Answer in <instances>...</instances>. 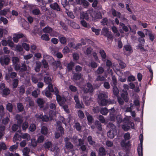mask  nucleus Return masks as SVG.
I'll return each mask as SVG.
<instances>
[{
	"instance_id": "obj_1",
	"label": "nucleus",
	"mask_w": 156,
	"mask_h": 156,
	"mask_svg": "<svg viewBox=\"0 0 156 156\" xmlns=\"http://www.w3.org/2000/svg\"><path fill=\"white\" fill-rule=\"evenodd\" d=\"M12 61L13 67L15 70L19 71L21 72L26 71L27 70V67L25 63H23L21 65L19 58L17 57H13Z\"/></svg>"
},
{
	"instance_id": "obj_2",
	"label": "nucleus",
	"mask_w": 156,
	"mask_h": 156,
	"mask_svg": "<svg viewBox=\"0 0 156 156\" xmlns=\"http://www.w3.org/2000/svg\"><path fill=\"white\" fill-rule=\"evenodd\" d=\"M108 96L105 94L100 93L98 95V102L100 106H105L112 104L110 100L108 99Z\"/></svg>"
},
{
	"instance_id": "obj_3",
	"label": "nucleus",
	"mask_w": 156,
	"mask_h": 156,
	"mask_svg": "<svg viewBox=\"0 0 156 156\" xmlns=\"http://www.w3.org/2000/svg\"><path fill=\"white\" fill-rule=\"evenodd\" d=\"M123 87L124 89L122 90L121 97H117L118 102L120 105L123 104L124 101L127 102V84H124Z\"/></svg>"
},
{
	"instance_id": "obj_4",
	"label": "nucleus",
	"mask_w": 156,
	"mask_h": 156,
	"mask_svg": "<svg viewBox=\"0 0 156 156\" xmlns=\"http://www.w3.org/2000/svg\"><path fill=\"white\" fill-rule=\"evenodd\" d=\"M56 88H57L56 87L53 88L52 84H49L48 87L42 91V93L47 98L50 99L51 98L52 96V93L53 92L54 94H55V91Z\"/></svg>"
},
{
	"instance_id": "obj_5",
	"label": "nucleus",
	"mask_w": 156,
	"mask_h": 156,
	"mask_svg": "<svg viewBox=\"0 0 156 156\" xmlns=\"http://www.w3.org/2000/svg\"><path fill=\"white\" fill-rule=\"evenodd\" d=\"M54 94L56 96V100L60 105L62 106L64 105L66 100L64 97H62L59 95V91L58 88L55 89Z\"/></svg>"
},
{
	"instance_id": "obj_6",
	"label": "nucleus",
	"mask_w": 156,
	"mask_h": 156,
	"mask_svg": "<svg viewBox=\"0 0 156 156\" xmlns=\"http://www.w3.org/2000/svg\"><path fill=\"white\" fill-rule=\"evenodd\" d=\"M102 34L107 37L108 39L110 40L113 39V36L110 32L109 31V29L105 27H104L102 30Z\"/></svg>"
},
{
	"instance_id": "obj_7",
	"label": "nucleus",
	"mask_w": 156,
	"mask_h": 156,
	"mask_svg": "<svg viewBox=\"0 0 156 156\" xmlns=\"http://www.w3.org/2000/svg\"><path fill=\"white\" fill-rule=\"evenodd\" d=\"M10 61V59L8 55H5L0 58V63L2 66L8 65Z\"/></svg>"
},
{
	"instance_id": "obj_8",
	"label": "nucleus",
	"mask_w": 156,
	"mask_h": 156,
	"mask_svg": "<svg viewBox=\"0 0 156 156\" xmlns=\"http://www.w3.org/2000/svg\"><path fill=\"white\" fill-rule=\"evenodd\" d=\"M87 87H84L83 89V90L85 93H87L88 92L92 93L94 90L93 86L91 83L88 82L86 84Z\"/></svg>"
},
{
	"instance_id": "obj_9",
	"label": "nucleus",
	"mask_w": 156,
	"mask_h": 156,
	"mask_svg": "<svg viewBox=\"0 0 156 156\" xmlns=\"http://www.w3.org/2000/svg\"><path fill=\"white\" fill-rule=\"evenodd\" d=\"M23 37H26V36L22 33H16L14 34L12 39L14 42L17 43L19 40Z\"/></svg>"
},
{
	"instance_id": "obj_10",
	"label": "nucleus",
	"mask_w": 156,
	"mask_h": 156,
	"mask_svg": "<svg viewBox=\"0 0 156 156\" xmlns=\"http://www.w3.org/2000/svg\"><path fill=\"white\" fill-rule=\"evenodd\" d=\"M124 137V139L121 141L120 144L122 147L125 148V154H127V143L126 141L127 140V133H125Z\"/></svg>"
},
{
	"instance_id": "obj_11",
	"label": "nucleus",
	"mask_w": 156,
	"mask_h": 156,
	"mask_svg": "<svg viewBox=\"0 0 156 156\" xmlns=\"http://www.w3.org/2000/svg\"><path fill=\"white\" fill-rule=\"evenodd\" d=\"M144 31H145V35L147 36L148 35L151 41H153L155 37L154 35L153 34L152 32L147 29L144 30Z\"/></svg>"
},
{
	"instance_id": "obj_12",
	"label": "nucleus",
	"mask_w": 156,
	"mask_h": 156,
	"mask_svg": "<svg viewBox=\"0 0 156 156\" xmlns=\"http://www.w3.org/2000/svg\"><path fill=\"white\" fill-rule=\"evenodd\" d=\"M1 94L3 97H5L9 94L10 90L8 87L1 89Z\"/></svg>"
},
{
	"instance_id": "obj_13",
	"label": "nucleus",
	"mask_w": 156,
	"mask_h": 156,
	"mask_svg": "<svg viewBox=\"0 0 156 156\" xmlns=\"http://www.w3.org/2000/svg\"><path fill=\"white\" fill-rule=\"evenodd\" d=\"M36 117L37 119H41L43 122H48L49 120V118L48 116L46 115H36Z\"/></svg>"
},
{
	"instance_id": "obj_14",
	"label": "nucleus",
	"mask_w": 156,
	"mask_h": 156,
	"mask_svg": "<svg viewBox=\"0 0 156 156\" xmlns=\"http://www.w3.org/2000/svg\"><path fill=\"white\" fill-rule=\"evenodd\" d=\"M107 151L104 147H100L98 150V155L100 156H105L107 154Z\"/></svg>"
},
{
	"instance_id": "obj_15",
	"label": "nucleus",
	"mask_w": 156,
	"mask_h": 156,
	"mask_svg": "<svg viewBox=\"0 0 156 156\" xmlns=\"http://www.w3.org/2000/svg\"><path fill=\"white\" fill-rule=\"evenodd\" d=\"M73 75L72 79L73 81L78 80L81 79L82 77V74L80 73H73Z\"/></svg>"
},
{
	"instance_id": "obj_16",
	"label": "nucleus",
	"mask_w": 156,
	"mask_h": 156,
	"mask_svg": "<svg viewBox=\"0 0 156 156\" xmlns=\"http://www.w3.org/2000/svg\"><path fill=\"white\" fill-rule=\"evenodd\" d=\"M111 110L112 112H110V119L112 121H115L116 118V116L114 114L115 110L113 108L111 109Z\"/></svg>"
},
{
	"instance_id": "obj_17",
	"label": "nucleus",
	"mask_w": 156,
	"mask_h": 156,
	"mask_svg": "<svg viewBox=\"0 0 156 156\" xmlns=\"http://www.w3.org/2000/svg\"><path fill=\"white\" fill-rule=\"evenodd\" d=\"M50 7L53 10H55L57 11H60V8L59 5L56 2L51 4L50 5Z\"/></svg>"
},
{
	"instance_id": "obj_18",
	"label": "nucleus",
	"mask_w": 156,
	"mask_h": 156,
	"mask_svg": "<svg viewBox=\"0 0 156 156\" xmlns=\"http://www.w3.org/2000/svg\"><path fill=\"white\" fill-rule=\"evenodd\" d=\"M58 39L59 42L62 44L65 45L66 44L67 42L66 38L64 36L61 35L58 37Z\"/></svg>"
},
{
	"instance_id": "obj_19",
	"label": "nucleus",
	"mask_w": 156,
	"mask_h": 156,
	"mask_svg": "<svg viewBox=\"0 0 156 156\" xmlns=\"http://www.w3.org/2000/svg\"><path fill=\"white\" fill-rule=\"evenodd\" d=\"M103 61H105L107 57V55L104 50L103 49H101L99 52Z\"/></svg>"
},
{
	"instance_id": "obj_20",
	"label": "nucleus",
	"mask_w": 156,
	"mask_h": 156,
	"mask_svg": "<svg viewBox=\"0 0 156 156\" xmlns=\"http://www.w3.org/2000/svg\"><path fill=\"white\" fill-rule=\"evenodd\" d=\"M41 62H36V65L34 67V70L36 72H38L41 70Z\"/></svg>"
},
{
	"instance_id": "obj_21",
	"label": "nucleus",
	"mask_w": 156,
	"mask_h": 156,
	"mask_svg": "<svg viewBox=\"0 0 156 156\" xmlns=\"http://www.w3.org/2000/svg\"><path fill=\"white\" fill-rule=\"evenodd\" d=\"M92 16L95 19H101L102 18L101 13L98 12H94Z\"/></svg>"
},
{
	"instance_id": "obj_22",
	"label": "nucleus",
	"mask_w": 156,
	"mask_h": 156,
	"mask_svg": "<svg viewBox=\"0 0 156 156\" xmlns=\"http://www.w3.org/2000/svg\"><path fill=\"white\" fill-rule=\"evenodd\" d=\"M68 140V139L67 138L66 139V141ZM73 144L70 142L67 141L66 143V148L68 150H70L73 148Z\"/></svg>"
},
{
	"instance_id": "obj_23",
	"label": "nucleus",
	"mask_w": 156,
	"mask_h": 156,
	"mask_svg": "<svg viewBox=\"0 0 156 156\" xmlns=\"http://www.w3.org/2000/svg\"><path fill=\"white\" fill-rule=\"evenodd\" d=\"M43 31L44 33L50 34L53 31V29L51 27L47 26L45 27L43 30Z\"/></svg>"
},
{
	"instance_id": "obj_24",
	"label": "nucleus",
	"mask_w": 156,
	"mask_h": 156,
	"mask_svg": "<svg viewBox=\"0 0 156 156\" xmlns=\"http://www.w3.org/2000/svg\"><path fill=\"white\" fill-rule=\"evenodd\" d=\"M114 133V131L112 130H110L107 133V135L108 137L111 139H112L114 138L115 135L116 133Z\"/></svg>"
},
{
	"instance_id": "obj_25",
	"label": "nucleus",
	"mask_w": 156,
	"mask_h": 156,
	"mask_svg": "<svg viewBox=\"0 0 156 156\" xmlns=\"http://www.w3.org/2000/svg\"><path fill=\"white\" fill-rule=\"evenodd\" d=\"M41 132L43 135L46 136L48 133L47 128L45 126H43L41 127Z\"/></svg>"
},
{
	"instance_id": "obj_26",
	"label": "nucleus",
	"mask_w": 156,
	"mask_h": 156,
	"mask_svg": "<svg viewBox=\"0 0 156 156\" xmlns=\"http://www.w3.org/2000/svg\"><path fill=\"white\" fill-rule=\"evenodd\" d=\"M44 81L46 84L49 85L52 84L51 83L52 80L51 77L48 76H45L44 78Z\"/></svg>"
},
{
	"instance_id": "obj_27",
	"label": "nucleus",
	"mask_w": 156,
	"mask_h": 156,
	"mask_svg": "<svg viewBox=\"0 0 156 156\" xmlns=\"http://www.w3.org/2000/svg\"><path fill=\"white\" fill-rule=\"evenodd\" d=\"M52 143L51 141H46L43 144V146L45 149H49L52 147Z\"/></svg>"
},
{
	"instance_id": "obj_28",
	"label": "nucleus",
	"mask_w": 156,
	"mask_h": 156,
	"mask_svg": "<svg viewBox=\"0 0 156 156\" xmlns=\"http://www.w3.org/2000/svg\"><path fill=\"white\" fill-rule=\"evenodd\" d=\"M104 69L103 68L102 66H99L95 72L97 74L101 75L104 73Z\"/></svg>"
},
{
	"instance_id": "obj_29",
	"label": "nucleus",
	"mask_w": 156,
	"mask_h": 156,
	"mask_svg": "<svg viewBox=\"0 0 156 156\" xmlns=\"http://www.w3.org/2000/svg\"><path fill=\"white\" fill-rule=\"evenodd\" d=\"M74 66V63L73 62H70L67 65V68L68 72H70L73 69V67Z\"/></svg>"
},
{
	"instance_id": "obj_30",
	"label": "nucleus",
	"mask_w": 156,
	"mask_h": 156,
	"mask_svg": "<svg viewBox=\"0 0 156 156\" xmlns=\"http://www.w3.org/2000/svg\"><path fill=\"white\" fill-rule=\"evenodd\" d=\"M100 112L103 115H106L108 112V111L106 108H101Z\"/></svg>"
},
{
	"instance_id": "obj_31",
	"label": "nucleus",
	"mask_w": 156,
	"mask_h": 156,
	"mask_svg": "<svg viewBox=\"0 0 156 156\" xmlns=\"http://www.w3.org/2000/svg\"><path fill=\"white\" fill-rule=\"evenodd\" d=\"M13 108V105L11 103H8L6 105L7 110L10 112H12Z\"/></svg>"
},
{
	"instance_id": "obj_32",
	"label": "nucleus",
	"mask_w": 156,
	"mask_h": 156,
	"mask_svg": "<svg viewBox=\"0 0 156 156\" xmlns=\"http://www.w3.org/2000/svg\"><path fill=\"white\" fill-rule=\"evenodd\" d=\"M37 103L39 106L42 107V106L44 104V101L43 99L39 98L37 99Z\"/></svg>"
},
{
	"instance_id": "obj_33",
	"label": "nucleus",
	"mask_w": 156,
	"mask_h": 156,
	"mask_svg": "<svg viewBox=\"0 0 156 156\" xmlns=\"http://www.w3.org/2000/svg\"><path fill=\"white\" fill-rule=\"evenodd\" d=\"M7 31L4 29L0 28V38L3 37L4 35L7 34Z\"/></svg>"
},
{
	"instance_id": "obj_34",
	"label": "nucleus",
	"mask_w": 156,
	"mask_h": 156,
	"mask_svg": "<svg viewBox=\"0 0 156 156\" xmlns=\"http://www.w3.org/2000/svg\"><path fill=\"white\" fill-rule=\"evenodd\" d=\"M41 38L42 40L45 41H48L50 40L49 35L46 34L42 35Z\"/></svg>"
},
{
	"instance_id": "obj_35",
	"label": "nucleus",
	"mask_w": 156,
	"mask_h": 156,
	"mask_svg": "<svg viewBox=\"0 0 156 156\" xmlns=\"http://www.w3.org/2000/svg\"><path fill=\"white\" fill-rule=\"evenodd\" d=\"M113 94L114 95H115L116 97L118 96L119 91L118 88L116 86H113Z\"/></svg>"
},
{
	"instance_id": "obj_36",
	"label": "nucleus",
	"mask_w": 156,
	"mask_h": 156,
	"mask_svg": "<svg viewBox=\"0 0 156 156\" xmlns=\"http://www.w3.org/2000/svg\"><path fill=\"white\" fill-rule=\"evenodd\" d=\"M7 149V147L4 142H2L0 143V154L2 150H5Z\"/></svg>"
},
{
	"instance_id": "obj_37",
	"label": "nucleus",
	"mask_w": 156,
	"mask_h": 156,
	"mask_svg": "<svg viewBox=\"0 0 156 156\" xmlns=\"http://www.w3.org/2000/svg\"><path fill=\"white\" fill-rule=\"evenodd\" d=\"M17 108L18 110L20 112H21L23 111L24 107L22 103H18L17 104Z\"/></svg>"
},
{
	"instance_id": "obj_38",
	"label": "nucleus",
	"mask_w": 156,
	"mask_h": 156,
	"mask_svg": "<svg viewBox=\"0 0 156 156\" xmlns=\"http://www.w3.org/2000/svg\"><path fill=\"white\" fill-rule=\"evenodd\" d=\"M61 64V62L60 61H55L54 62H52V65L53 66L57 68L60 66Z\"/></svg>"
},
{
	"instance_id": "obj_39",
	"label": "nucleus",
	"mask_w": 156,
	"mask_h": 156,
	"mask_svg": "<svg viewBox=\"0 0 156 156\" xmlns=\"http://www.w3.org/2000/svg\"><path fill=\"white\" fill-rule=\"evenodd\" d=\"M89 13L87 12H83L82 14V16L83 19L87 20L89 19Z\"/></svg>"
},
{
	"instance_id": "obj_40",
	"label": "nucleus",
	"mask_w": 156,
	"mask_h": 156,
	"mask_svg": "<svg viewBox=\"0 0 156 156\" xmlns=\"http://www.w3.org/2000/svg\"><path fill=\"white\" fill-rule=\"evenodd\" d=\"M70 40L72 41L71 42H69L68 44V46L70 48H73L75 44H74V38H71Z\"/></svg>"
},
{
	"instance_id": "obj_41",
	"label": "nucleus",
	"mask_w": 156,
	"mask_h": 156,
	"mask_svg": "<svg viewBox=\"0 0 156 156\" xmlns=\"http://www.w3.org/2000/svg\"><path fill=\"white\" fill-rule=\"evenodd\" d=\"M22 128L23 130H26L28 127V122L25 121L22 124Z\"/></svg>"
},
{
	"instance_id": "obj_42",
	"label": "nucleus",
	"mask_w": 156,
	"mask_h": 156,
	"mask_svg": "<svg viewBox=\"0 0 156 156\" xmlns=\"http://www.w3.org/2000/svg\"><path fill=\"white\" fill-rule=\"evenodd\" d=\"M142 145L138 146L137 148V151L139 156H142Z\"/></svg>"
},
{
	"instance_id": "obj_43",
	"label": "nucleus",
	"mask_w": 156,
	"mask_h": 156,
	"mask_svg": "<svg viewBox=\"0 0 156 156\" xmlns=\"http://www.w3.org/2000/svg\"><path fill=\"white\" fill-rule=\"evenodd\" d=\"M44 140V137L43 135L39 136L37 140V141L38 143H42Z\"/></svg>"
},
{
	"instance_id": "obj_44",
	"label": "nucleus",
	"mask_w": 156,
	"mask_h": 156,
	"mask_svg": "<svg viewBox=\"0 0 156 156\" xmlns=\"http://www.w3.org/2000/svg\"><path fill=\"white\" fill-rule=\"evenodd\" d=\"M91 30L93 32L95 33L96 35H98L100 34V32L101 30L100 29H96L94 27H92L91 28Z\"/></svg>"
},
{
	"instance_id": "obj_45",
	"label": "nucleus",
	"mask_w": 156,
	"mask_h": 156,
	"mask_svg": "<svg viewBox=\"0 0 156 156\" xmlns=\"http://www.w3.org/2000/svg\"><path fill=\"white\" fill-rule=\"evenodd\" d=\"M78 115L79 117L81 119H83L84 117V114L83 111L80 110L78 111Z\"/></svg>"
},
{
	"instance_id": "obj_46",
	"label": "nucleus",
	"mask_w": 156,
	"mask_h": 156,
	"mask_svg": "<svg viewBox=\"0 0 156 156\" xmlns=\"http://www.w3.org/2000/svg\"><path fill=\"white\" fill-rule=\"evenodd\" d=\"M23 48H24L26 51H28L30 49V47L29 44L25 43H23L22 44Z\"/></svg>"
},
{
	"instance_id": "obj_47",
	"label": "nucleus",
	"mask_w": 156,
	"mask_h": 156,
	"mask_svg": "<svg viewBox=\"0 0 156 156\" xmlns=\"http://www.w3.org/2000/svg\"><path fill=\"white\" fill-rule=\"evenodd\" d=\"M83 104L82 102L79 101L76 103V108H81L83 107Z\"/></svg>"
},
{
	"instance_id": "obj_48",
	"label": "nucleus",
	"mask_w": 156,
	"mask_h": 156,
	"mask_svg": "<svg viewBox=\"0 0 156 156\" xmlns=\"http://www.w3.org/2000/svg\"><path fill=\"white\" fill-rule=\"evenodd\" d=\"M36 129L35 125L34 124H32L29 127V130L31 132L34 131Z\"/></svg>"
},
{
	"instance_id": "obj_49",
	"label": "nucleus",
	"mask_w": 156,
	"mask_h": 156,
	"mask_svg": "<svg viewBox=\"0 0 156 156\" xmlns=\"http://www.w3.org/2000/svg\"><path fill=\"white\" fill-rule=\"evenodd\" d=\"M32 13L35 15H38L40 13V11L39 9H36L32 10Z\"/></svg>"
},
{
	"instance_id": "obj_50",
	"label": "nucleus",
	"mask_w": 156,
	"mask_h": 156,
	"mask_svg": "<svg viewBox=\"0 0 156 156\" xmlns=\"http://www.w3.org/2000/svg\"><path fill=\"white\" fill-rule=\"evenodd\" d=\"M31 145L33 147H36L38 143L37 140H36L35 139H31Z\"/></svg>"
},
{
	"instance_id": "obj_51",
	"label": "nucleus",
	"mask_w": 156,
	"mask_h": 156,
	"mask_svg": "<svg viewBox=\"0 0 156 156\" xmlns=\"http://www.w3.org/2000/svg\"><path fill=\"white\" fill-rule=\"evenodd\" d=\"M10 121L8 117H6L2 120V123L5 125H7Z\"/></svg>"
},
{
	"instance_id": "obj_52",
	"label": "nucleus",
	"mask_w": 156,
	"mask_h": 156,
	"mask_svg": "<svg viewBox=\"0 0 156 156\" xmlns=\"http://www.w3.org/2000/svg\"><path fill=\"white\" fill-rule=\"evenodd\" d=\"M22 137L23 139H26L27 141L29 140L30 139V135L28 133H24L22 135Z\"/></svg>"
},
{
	"instance_id": "obj_53",
	"label": "nucleus",
	"mask_w": 156,
	"mask_h": 156,
	"mask_svg": "<svg viewBox=\"0 0 156 156\" xmlns=\"http://www.w3.org/2000/svg\"><path fill=\"white\" fill-rule=\"evenodd\" d=\"M9 11V10L8 9H4L2 10H0V14L5 16L6 15L8 12Z\"/></svg>"
},
{
	"instance_id": "obj_54",
	"label": "nucleus",
	"mask_w": 156,
	"mask_h": 156,
	"mask_svg": "<svg viewBox=\"0 0 156 156\" xmlns=\"http://www.w3.org/2000/svg\"><path fill=\"white\" fill-rule=\"evenodd\" d=\"M19 80L17 79H15L13 80V83L12 86L14 88H16L17 87L18 84Z\"/></svg>"
},
{
	"instance_id": "obj_55",
	"label": "nucleus",
	"mask_w": 156,
	"mask_h": 156,
	"mask_svg": "<svg viewBox=\"0 0 156 156\" xmlns=\"http://www.w3.org/2000/svg\"><path fill=\"white\" fill-rule=\"evenodd\" d=\"M19 126L18 124H14L12 125L11 129L13 131L15 132L18 129Z\"/></svg>"
},
{
	"instance_id": "obj_56",
	"label": "nucleus",
	"mask_w": 156,
	"mask_h": 156,
	"mask_svg": "<svg viewBox=\"0 0 156 156\" xmlns=\"http://www.w3.org/2000/svg\"><path fill=\"white\" fill-rule=\"evenodd\" d=\"M75 125L76 130L78 131H80L81 128V127L80 123L78 122L76 123Z\"/></svg>"
},
{
	"instance_id": "obj_57",
	"label": "nucleus",
	"mask_w": 156,
	"mask_h": 156,
	"mask_svg": "<svg viewBox=\"0 0 156 156\" xmlns=\"http://www.w3.org/2000/svg\"><path fill=\"white\" fill-rule=\"evenodd\" d=\"M101 108L99 106H97L93 109V112L94 113H98L100 112Z\"/></svg>"
},
{
	"instance_id": "obj_58",
	"label": "nucleus",
	"mask_w": 156,
	"mask_h": 156,
	"mask_svg": "<svg viewBox=\"0 0 156 156\" xmlns=\"http://www.w3.org/2000/svg\"><path fill=\"white\" fill-rule=\"evenodd\" d=\"M127 51L129 52L128 53H127V55H130L133 52L132 48L129 44L127 45Z\"/></svg>"
},
{
	"instance_id": "obj_59",
	"label": "nucleus",
	"mask_w": 156,
	"mask_h": 156,
	"mask_svg": "<svg viewBox=\"0 0 156 156\" xmlns=\"http://www.w3.org/2000/svg\"><path fill=\"white\" fill-rule=\"evenodd\" d=\"M105 80V77L99 75L98 76L96 79V80L97 81H104Z\"/></svg>"
},
{
	"instance_id": "obj_60",
	"label": "nucleus",
	"mask_w": 156,
	"mask_h": 156,
	"mask_svg": "<svg viewBox=\"0 0 156 156\" xmlns=\"http://www.w3.org/2000/svg\"><path fill=\"white\" fill-rule=\"evenodd\" d=\"M112 82L114 86H115L117 85V80L115 76H112Z\"/></svg>"
},
{
	"instance_id": "obj_61",
	"label": "nucleus",
	"mask_w": 156,
	"mask_h": 156,
	"mask_svg": "<svg viewBox=\"0 0 156 156\" xmlns=\"http://www.w3.org/2000/svg\"><path fill=\"white\" fill-rule=\"evenodd\" d=\"M70 52V49L68 46H66L64 47L62 50V52L63 53H67Z\"/></svg>"
},
{
	"instance_id": "obj_62",
	"label": "nucleus",
	"mask_w": 156,
	"mask_h": 156,
	"mask_svg": "<svg viewBox=\"0 0 156 156\" xmlns=\"http://www.w3.org/2000/svg\"><path fill=\"white\" fill-rule=\"evenodd\" d=\"M96 123L97 124L96 127L97 128L99 131H101L102 130V126L101 123L98 121L96 122Z\"/></svg>"
},
{
	"instance_id": "obj_63",
	"label": "nucleus",
	"mask_w": 156,
	"mask_h": 156,
	"mask_svg": "<svg viewBox=\"0 0 156 156\" xmlns=\"http://www.w3.org/2000/svg\"><path fill=\"white\" fill-rule=\"evenodd\" d=\"M112 62L108 59H107L106 62V66L107 67L110 68L112 67Z\"/></svg>"
},
{
	"instance_id": "obj_64",
	"label": "nucleus",
	"mask_w": 156,
	"mask_h": 156,
	"mask_svg": "<svg viewBox=\"0 0 156 156\" xmlns=\"http://www.w3.org/2000/svg\"><path fill=\"white\" fill-rule=\"evenodd\" d=\"M0 20L3 22L4 24L6 25L8 23V20L5 18L1 17L0 18Z\"/></svg>"
}]
</instances>
